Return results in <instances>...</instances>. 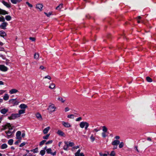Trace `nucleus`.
<instances>
[{
    "instance_id": "0e129e2a",
    "label": "nucleus",
    "mask_w": 156,
    "mask_h": 156,
    "mask_svg": "<svg viewBox=\"0 0 156 156\" xmlns=\"http://www.w3.org/2000/svg\"><path fill=\"white\" fill-rule=\"evenodd\" d=\"M4 84V83L2 81H0V85H2Z\"/></svg>"
},
{
    "instance_id": "72a5a7b5",
    "label": "nucleus",
    "mask_w": 156,
    "mask_h": 156,
    "mask_svg": "<svg viewBox=\"0 0 156 156\" xmlns=\"http://www.w3.org/2000/svg\"><path fill=\"white\" fill-rule=\"evenodd\" d=\"M11 17L9 15L6 16L5 17V19L7 21H9L11 19Z\"/></svg>"
},
{
    "instance_id": "774afa93",
    "label": "nucleus",
    "mask_w": 156,
    "mask_h": 156,
    "mask_svg": "<svg viewBox=\"0 0 156 156\" xmlns=\"http://www.w3.org/2000/svg\"><path fill=\"white\" fill-rule=\"evenodd\" d=\"M100 156H103V154L101 153H99Z\"/></svg>"
},
{
    "instance_id": "7c9ffc66",
    "label": "nucleus",
    "mask_w": 156,
    "mask_h": 156,
    "mask_svg": "<svg viewBox=\"0 0 156 156\" xmlns=\"http://www.w3.org/2000/svg\"><path fill=\"white\" fill-rule=\"evenodd\" d=\"M9 98V95L7 94H5L3 97V99L5 101H7L8 100Z\"/></svg>"
},
{
    "instance_id": "dca6fc26",
    "label": "nucleus",
    "mask_w": 156,
    "mask_h": 156,
    "mask_svg": "<svg viewBox=\"0 0 156 156\" xmlns=\"http://www.w3.org/2000/svg\"><path fill=\"white\" fill-rule=\"evenodd\" d=\"M19 107L22 109L25 110V109L27 108V106L26 104H22L19 105Z\"/></svg>"
},
{
    "instance_id": "a19ab883",
    "label": "nucleus",
    "mask_w": 156,
    "mask_h": 156,
    "mask_svg": "<svg viewBox=\"0 0 156 156\" xmlns=\"http://www.w3.org/2000/svg\"><path fill=\"white\" fill-rule=\"evenodd\" d=\"M39 69L41 70L44 71L46 68L43 66H41L39 67Z\"/></svg>"
},
{
    "instance_id": "aec40b11",
    "label": "nucleus",
    "mask_w": 156,
    "mask_h": 156,
    "mask_svg": "<svg viewBox=\"0 0 156 156\" xmlns=\"http://www.w3.org/2000/svg\"><path fill=\"white\" fill-rule=\"evenodd\" d=\"M50 129V127L48 126L45 128L43 130V133L44 134H47Z\"/></svg>"
},
{
    "instance_id": "9d476101",
    "label": "nucleus",
    "mask_w": 156,
    "mask_h": 156,
    "mask_svg": "<svg viewBox=\"0 0 156 156\" xmlns=\"http://www.w3.org/2000/svg\"><path fill=\"white\" fill-rule=\"evenodd\" d=\"M21 133L20 131H17L16 134V136L17 139L19 140H21Z\"/></svg>"
},
{
    "instance_id": "37998d69",
    "label": "nucleus",
    "mask_w": 156,
    "mask_h": 156,
    "mask_svg": "<svg viewBox=\"0 0 156 156\" xmlns=\"http://www.w3.org/2000/svg\"><path fill=\"white\" fill-rule=\"evenodd\" d=\"M67 117L70 119H73L74 118V115L73 114H70L68 115Z\"/></svg>"
},
{
    "instance_id": "ea45409f",
    "label": "nucleus",
    "mask_w": 156,
    "mask_h": 156,
    "mask_svg": "<svg viewBox=\"0 0 156 156\" xmlns=\"http://www.w3.org/2000/svg\"><path fill=\"white\" fill-rule=\"evenodd\" d=\"M79 147H80L79 146H74L72 148V151H73L74 150L77 149L78 148H79Z\"/></svg>"
},
{
    "instance_id": "f8f14e48",
    "label": "nucleus",
    "mask_w": 156,
    "mask_h": 156,
    "mask_svg": "<svg viewBox=\"0 0 156 156\" xmlns=\"http://www.w3.org/2000/svg\"><path fill=\"white\" fill-rule=\"evenodd\" d=\"M19 92L18 90L16 89L13 88L11 89L9 91V93L10 94H15Z\"/></svg>"
},
{
    "instance_id": "c9c22d12",
    "label": "nucleus",
    "mask_w": 156,
    "mask_h": 156,
    "mask_svg": "<svg viewBox=\"0 0 156 156\" xmlns=\"http://www.w3.org/2000/svg\"><path fill=\"white\" fill-rule=\"evenodd\" d=\"M44 13L47 16V17H49L51 15H52V12H49L48 13L44 12Z\"/></svg>"
},
{
    "instance_id": "5fc2aeb1",
    "label": "nucleus",
    "mask_w": 156,
    "mask_h": 156,
    "mask_svg": "<svg viewBox=\"0 0 156 156\" xmlns=\"http://www.w3.org/2000/svg\"><path fill=\"white\" fill-rule=\"evenodd\" d=\"M82 120V118L81 117H79L78 118L76 119V121H81Z\"/></svg>"
},
{
    "instance_id": "338daca9",
    "label": "nucleus",
    "mask_w": 156,
    "mask_h": 156,
    "mask_svg": "<svg viewBox=\"0 0 156 156\" xmlns=\"http://www.w3.org/2000/svg\"><path fill=\"white\" fill-rule=\"evenodd\" d=\"M147 140H149V141H151V138H150V137H148L147 138Z\"/></svg>"
},
{
    "instance_id": "680f3d73",
    "label": "nucleus",
    "mask_w": 156,
    "mask_h": 156,
    "mask_svg": "<svg viewBox=\"0 0 156 156\" xmlns=\"http://www.w3.org/2000/svg\"><path fill=\"white\" fill-rule=\"evenodd\" d=\"M21 136H22V137L23 138H24L25 136V133H24V132L22 134Z\"/></svg>"
},
{
    "instance_id": "6ab92c4d",
    "label": "nucleus",
    "mask_w": 156,
    "mask_h": 156,
    "mask_svg": "<svg viewBox=\"0 0 156 156\" xmlns=\"http://www.w3.org/2000/svg\"><path fill=\"white\" fill-rule=\"evenodd\" d=\"M8 109L7 108H4L2 109L0 111L1 113L3 114H5L8 111Z\"/></svg>"
},
{
    "instance_id": "7ed1b4c3",
    "label": "nucleus",
    "mask_w": 156,
    "mask_h": 156,
    "mask_svg": "<svg viewBox=\"0 0 156 156\" xmlns=\"http://www.w3.org/2000/svg\"><path fill=\"white\" fill-rule=\"evenodd\" d=\"M80 126L81 128H83L85 127V129H87L89 126V123L87 122H81L80 124Z\"/></svg>"
},
{
    "instance_id": "c03bdc74",
    "label": "nucleus",
    "mask_w": 156,
    "mask_h": 156,
    "mask_svg": "<svg viewBox=\"0 0 156 156\" xmlns=\"http://www.w3.org/2000/svg\"><path fill=\"white\" fill-rule=\"evenodd\" d=\"M50 136V134H48L45 136H43V139H48Z\"/></svg>"
},
{
    "instance_id": "69168bd1",
    "label": "nucleus",
    "mask_w": 156,
    "mask_h": 156,
    "mask_svg": "<svg viewBox=\"0 0 156 156\" xmlns=\"http://www.w3.org/2000/svg\"><path fill=\"white\" fill-rule=\"evenodd\" d=\"M94 130L96 132H97L99 131V130L98 129H94Z\"/></svg>"
},
{
    "instance_id": "3c124183",
    "label": "nucleus",
    "mask_w": 156,
    "mask_h": 156,
    "mask_svg": "<svg viewBox=\"0 0 156 156\" xmlns=\"http://www.w3.org/2000/svg\"><path fill=\"white\" fill-rule=\"evenodd\" d=\"M26 4H27L28 6L30 7V8H32L33 7V5L32 4H30L28 2H26Z\"/></svg>"
},
{
    "instance_id": "2f4dec72",
    "label": "nucleus",
    "mask_w": 156,
    "mask_h": 156,
    "mask_svg": "<svg viewBox=\"0 0 156 156\" xmlns=\"http://www.w3.org/2000/svg\"><path fill=\"white\" fill-rule=\"evenodd\" d=\"M14 140L12 139H10L8 141V144L10 145L13 144Z\"/></svg>"
},
{
    "instance_id": "4d7b16f0",
    "label": "nucleus",
    "mask_w": 156,
    "mask_h": 156,
    "mask_svg": "<svg viewBox=\"0 0 156 156\" xmlns=\"http://www.w3.org/2000/svg\"><path fill=\"white\" fill-rule=\"evenodd\" d=\"M69 108L68 107H66L65 108V112H67L68 111H69Z\"/></svg>"
},
{
    "instance_id": "412c9836",
    "label": "nucleus",
    "mask_w": 156,
    "mask_h": 156,
    "mask_svg": "<svg viewBox=\"0 0 156 156\" xmlns=\"http://www.w3.org/2000/svg\"><path fill=\"white\" fill-rule=\"evenodd\" d=\"M2 3H3V4L5 5V6H6V7L8 8H10V5L7 2H5V1L4 0H2Z\"/></svg>"
},
{
    "instance_id": "20e7f679",
    "label": "nucleus",
    "mask_w": 156,
    "mask_h": 156,
    "mask_svg": "<svg viewBox=\"0 0 156 156\" xmlns=\"http://www.w3.org/2000/svg\"><path fill=\"white\" fill-rule=\"evenodd\" d=\"M19 115L17 114H13L10 116L8 117V119L10 120H13L20 117Z\"/></svg>"
},
{
    "instance_id": "58836bf2",
    "label": "nucleus",
    "mask_w": 156,
    "mask_h": 156,
    "mask_svg": "<svg viewBox=\"0 0 156 156\" xmlns=\"http://www.w3.org/2000/svg\"><path fill=\"white\" fill-rule=\"evenodd\" d=\"M44 79H48L49 80H51V77L49 75H47L45 76L44 78Z\"/></svg>"
},
{
    "instance_id": "6e6552de",
    "label": "nucleus",
    "mask_w": 156,
    "mask_h": 156,
    "mask_svg": "<svg viewBox=\"0 0 156 156\" xmlns=\"http://www.w3.org/2000/svg\"><path fill=\"white\" fill-rule=\"evenodd\" d=\"M8 70L7 67L4 65H0V70L3 72H6Z\"/></svg>"
},
{
    "instance_id": "9b49d317",
    "label": "nucleus",
    "mask_w": 156,
    "mask_h": 156,
    "mask_svg": "<svg viewBox=\"0 0 156 156\" xmlns=\"http://www.w3.org/2000/svg\"><path fill=\"white\" fill-rule=\"evenodd\" d=\"M46 152L48 154H51V155L54 156L56 154V152L55 151L54 153H52L51 152V148H48L46 149Z\"/></svg>"
},
{
    "instance_id": "a18cd8bd",
    "label": "nucleus",
    "mask_w": 156,
    "mask_h": 156,
    "mask_svg": "<svg viewBox=\"0 0 156 156\" xmlns=\"http://www.w3.org/2000/svg\"><path fill=\"white\" fill-rule=\"evenodd\" d=\"M68 144L69 146L72 147L74 146L75 144L73 142H69Z\"/></svg>"
},
{
    "instance_id": "f03ea898",
    "label": "nucleus",
    "mask_w": 156,
    "mask_h": 156,
    "mask_svg": "<svg viewBox=\"0 0 156 156\" xmlns=\"http://www.w3.org/2000/svg\"><path fill=\"white\" fill-rule=\"evenodd\" d=\"M56 107L53 104H51L48 108V110L50 112H53L56 111Z\"/></svg>"
},
{
    "instance_id": "1a4fd4ad",
    "label": "nucleus",
    "mask_w": 156,
    "mask_h": 156,
    "mask_svg": "<svg viewBox=\"0 0 156 156\" xmlns=\"http://www.w3.org/2000/svg\"><path fill=\"white\" fill-rule=\"evenodd\" d=\"M43 7V5L42 4H37L36 5V8L40 11L42 10Z\"/></svg>"
},
{
    "instance_id": "473e14b6",
    "label": "nucleus",
    "mask_w": 156,
    "mask_h": 156,
    "mask_svg": "<svg viewBox=\"0 0 156 156\" xmlns=\"http://www.w3.org/2000/svg\"><path fill=\"white\" fill-rule=\"evenodd\" d=\"M0 14H2L3 15H5L6 14H8V13L6 11H4V10H1L0 9Z\"/></svg>"
},
{
    "instance_id": "49530a36",
    "label": "nucleus",
    "mask_w": 156,
    "mask_h": 156,
    "mask_svg": "<svg viewBox=\"0 0 156 156\" xmlns=\"http://www.w3.org/2000/svg\"><path fill=\"white\" fill-rule=\"evenodd\" d=\"M5 21L4 18L3 16L0 17V22H4Z\"/></svg>"
},
{
    "instance_id": "b1692460",
    "label": "nucleus",
    "mask_w": 156,
    "mask_h": 156,
    "mask_svg": "<svg viewBox=\"0 0 156 156\" xmlns=\"http://www.w3.org/2000/svg\"><path fill=\"white\" fill-rule=\"evenodd\" d=\"M63 4L62 3L60 4L56 8V9L60 11L61 9L63 8Z\"/></svg>"
},
{
    "instance_id": "39448f33",
    "label": "nucleus",
    "mask_w": 156,
    "mask_h": 156,
    "mask_svg": "<svg viewBox=\"0 0 156 156\" xmlns=\"http://www.w3.org/2000/svg\"><path fill=\"white\" fill-rule=\"evenodd\" d=\"M9 102L13 105V106L17 105L19 103V101L16 100V99H11L9 101Z\"/></svg>"
},
{
    "instance_id": "c756f323",
    "label": "nucleus",
    "mask_w": 156,
    "mask_h": 156,
    "mask_svg": "<svg viewBox=\"0 0 156 156\" xmlns=\"http://www.w3.org/2000/svg\"><path fill=\"white\" fill-rule=\"evenodd\" d=\"M34 58L36 60H38L39 58V54L38 53H35L34 55Z\"/></svg>"
},
{
    "instance_id": "de8ad7c7",
    "label": "nucleus",
    "mask_w": 156,
    "mask_h": 156,
    "mask_svg": "<svg viewBox=\"0 0 156 156\" xmlns=\"http://www.w3.org/2000/svg\"><path fill=\"white\" fill-rule=\"evenodd\" d=\"M115 153L114 151H112L110 154V156H115Z\"/></svg>"
},
{
    "instance_id": "a878e982",
    "label": "nucleus",
    "mask_w": 156,
    "mask_h": 156,
    "mask_svg": "<svg viewBox=\"0 0 156 156\" xmlns=\"http://www.w3.org/2000/svg\"><path fill=\"white\" fill-rule=\"evenodd\" d=\"M57 133L59 136H64V133L61 130H58L57 132Z\"/></svg>"
},
{
    "instance_id": "5701e85b",
    "label": "nucleus",
    "mask_w": 156,
    "mask_h": 156,
    "mask_svg": "<svg viewBox=\"0 0 156 156\" xmlns=\"http://www.w3.org/2000/svg\"><path fill=\"white\" fill-rule=\"evenodd\" d=\"M55 84L53 83H51L49 86V88L51 89H53L55 88Z\"/></svg>"
},
{
    "instance_id": "2eb2a0df",
    "label": "nucleus",
    "mask_w": 156,
    "mask_h": 156,
    "mask_svg": "<svg viewBox=\"0 0 156 156\" xmlns=\"http://www.w3.org/2000/svg\"><path fill=\"white\" fill-rule=\"evenodd\" d=\"M62 123L63 126L69 128L71 126L70 123L68 122H65L63 121L62 122Z\"/></svg>"
},
{
    "instance_id": "0eeeda50",
    "label": "nucleus",
    "mask_w": 156,
    "mask_h": 156,
    "mask_svg": "<svg viewBox=\"0 0 156 156\" xmlns=\"http://www.w3.org/2000/svg\"><path fill=\"white\" fill-rule=\"evenodd\" d=\"M5 133L7 135V138H9L12 137V132L11 130H9L7 131H5Z\"/></svg>"
},
{
    "instance_id": "6e6d98bb",
    "label": "nucleus",
    "mask_w": 156,
    "mask_h": 156,
    "mask_svg": "<svg viewBox=\"0 0 156 156\" xmlns=\"http://www.w3.org/2000/svg\"><path fill=\"white\" fill-rule=\"evenodd\" d=\"M29 39L33 41H34L35 40V38L33 37H30Z\"/></svg>"
},
{
    "instance_id": "f3484780",
    "label": "nucleus",
    "mask_w": 156,
    "mask_h": 156,
    "mask_svg": "<svg viewBox=\"0 0 156 156\" xmlns=\"http://www.w3.org/2000/svg\"><path fill=\"white\" fill-rule=\"evenodd\" d=\"M7 35L6 33L3 30L0 31V36L3 38H4Z\"/></svg>"
},
{
    "instance_id": "09e8293b",
    "label": "nucleus",
    "mask_w": 156,
    "mask_h": 156,
    "mask_svg": "<svg viewBox=\"0 0 156 156\" xmlns=\"http://www.w3.org/2000/svg\"><path fill=\"white\" fill-rule=\"evenodd\" d=\"M90 139L93 142L95 140V138L93 136V135H92L90 137Z\"/></svg>"
},
{
    "instance_id": "4468645a",
    "label": "nucleus",
    "mask_w": 156,
    "mask_h": 156,
    "mask_svg": "<svg viewBox=\"0 0 156 156\" xmlns=\"http://www.w3.org/2000/svg\"><path fill=\"white\" fill-rule=\"evenodd\" d=\"M118 145L119 147L121 149L123 147L124 144V142H120L119 140H118Z\"/></svg>"
},
{
    "instance_id": "f257e3e1",
    "label": "nucleus",
    "mask_w": 156,
    "mask_h": 156,
    "mask_svg": "<svg viewBox=\"0 0 156 156\" xmlns=\"http://www.w3.org/2000/svg\"><path fill=\"white\" fill-rule=\"evenodd\" d=\"M103 132L101 133L102 136L103 137L105 138L108 136V129L105 126L102 127Z\"/></svg>"
},
{
    "instance_id": "603ef678",
    "label": "nucleus",
    "mask_w": 156,
    "mask_h": 156,
    "mask_svg": "<svg viewBox=\"0 0 156 156\" xmlns=\"http://www.w3.org/2000/svg\"><path fill=\"white\" fill-rule=\"evenodd\" d=\"M26 144V143L25 142H23L20 145V147H22L23 146H25Z\"/></svg>"
},
{
    "instance_id": "ddd939ff",
    "label": "nucleus",
    "mask_w": 156,
    "mask_h": 156,
    "mask_svg": "<svg viewBox=\"0 0 156 156\" xmlns=\"http://www.w3.org/2000/svg\"><path fill=\"white\" fill-rule=\"evenodd\" d=\"M36 116L37 119L39 121H42L43 119L41 115L39 113H37L36 114Z\"/></svg>"
},
{
    "instance_id": "c85d7f7f",
    "label": "nucleus",
    "mask_w": 156,
    "mask_h": 156,
    "mask_svg": "<svg viewBox=\"0 0 156 156\" xmlns=\"http://www.w3.org/2000/svg\"><path fill=\"white\" fill-rule=\"evenodd\" d=\"M8 147L7 145L5 143L3 144L1 146V148L4 149Z\"/></svg>"
},
{
    "instance_id": "cd10ccee",
    "label": "nucleus",
    "mask_w": 156,
    "mask_h": 156,
    "mask_svg": "<svg viewBox=\"0 0 156 156\" xmlns=\"http://www.w3.org/2000/svg\"><path fill=\"white\" fill-rule=\"evenodd\" d=\"M11 2L13 4H16L20 2L22 0H10Z\"/></svg>"
},
{
    "instance_id": "79ce46f5",
    "label": "nucleus",
    "mask_w": 156,
    "mask_h": 156,
    "mask_svg": "<svg viewBox=\"0 0 156 156\" xmlns=\"http://www.w3.org/2000/svg\"><path fill=\"white\" fill-rule=\"evenodd\" d=\"M45 151L44 150H42L40 151V154L41 155H43L45 154Z\"/></svg>"
},
{
    "instance_id": "e433bc0d",
    "label": "nucleus",
    "mask_w": 156,
    "mask_h": 156,
    "mask_svg": "<svg viewBox=\"0 0 156 156\" xmlns=\"http://www.w3.org/2000/svg\"><path fill=\"white\" fill-rule=\"evenodd\" d=\"M80 150L79 149L77 151L75 154V156H79L80 154Z\"/></svg>"
},
{
    "instance_id": "f704fd0d",
    "label": "nucleus",
    "mask_w": 156,
    "mask_h": 156,
    "mask_svg": "<svg viewBox=\"0 0 156 156\" xmlns=\"http://www.w3.org/2000/svg\"><path fill=\"white\" fill-rule=\"evenodd\" d=\"M147 81L149 82H151L152 81V80L150 77L147 76L146 78Z\"/></svg>"
},
{
    "instance_id": "bb28decb",
    "label": "nucleus",
    "mask_w": 156,
    "mask_h": 156,
    "mask_svg": "<svg viewBox=\"0 0 156 156\" xmlns=\"http://www.w3.org/2000/svg\"><path fill=\"white\" fill-rule=\"evenodd\" d=\"M25 110L21 109L19 111L18 114L19 115V116L20 117L21 114L25 113Z\"/></svg>"
},
{
    "instance_id": "4be33fe9",
    "label": "nucleus",
    "mask_w": 156,
    "mask_h": 156,
    "mask_svg": "<svg viewBox=\"0 0 156 156\" xmlns=\"http://www.w3.org/2000/svg\"><path fill=\"white\" fill-rule=\"evenodd\" d=\"M64 143L65 145L63 147V149L66 151H67L69 147L68 142L66 141H65Z\"/></svg>"
},
{
    "instance_id": "e2e57ef3",
    "label": "nucleus",
    "mask_w": 156,
    "mask_h": 156,
    "mask_svg": "<svg viewBox=\"0 0 156 156\" xmlns=\"http://www.w3.org/2000/svg\"><path fill=\"white\" fill-rule=\"evenodd\" d=\"M79 156H84V155L83 153H80Z\"/></svg>"
},
{
    "instance_id": "bf43d9fd",
    "label": "nucleus",
    "mask_w": 156,
    "mask_h": 156,
    "mask_svg": "<svg viewBox=\"0 0 156 156\" xmlns=\"http://www.w3.org/2000/svg\"><path fill=\"white\" fill-rule=\"evenodd\" d=\"M134 148L136 149V150L138 152H139V150H138V147L137 146H135V147H134Z\"/></svg>"
},
{
    "instance_id": "13d9d810",
    "label": "nucleus",
    "mask_w": 156,
    "mask_h": 156,
    "mask_svg": "<svg viewBox=\"0 0 156 156\" xmlns=\"http://www.w3.org/2000/svg\"><path fill=\"white\" fill-rule=\"evenodd\" d=\"M5 90H0V94H2L5 92Z\"/></svg>"
},
{
    "instance_id": "052dcab7",
    "label": "nucleus",
    "mask_w": 156,
    "mask_h": 156,
    "mask_svg": "<svg viewBox=\"0 0 156 156\" xmlns=\"http://www.w3.org/2000/svg\"><path fill=\"white\" fill-rule=\"evenodd\" d=\"M21 142L20 140H18L15 142V144H18L20 142Z\"/></svg>"
},
{
    "instance_id": "423d86ee",
    "label": "nucleus",
    "mask_w": 156,
    "mask_h": 156,
    "mask_svg": "<svg viewBox=\"0 0 156 156\" xmlns=\"http://www.w3.org/2000/svg\"><path fill=\"white\" fill-rule=\"evenodd\" d=\"M3 129L4 130L8 128L9 130H10L12 129L13 128V127L10 123H7L6 125L3 126Z\"/></svg>"
},
{
    "instance_id": "864d4df0",
    "label": "nucleus",
    "mask_w": 156,
    "mask_h": 156,
    "mask_svg": "<svg viewBox=\"0 0 156 156\" xmlns=\"http://www.w3.org/2000/svg\"><path fill=\"white\" fill-rule=\"evenodd\" d=\"M52 140H49L48 141H47L46 143V144H51V143H52Z\"/></svg>"
},
{
    "instance_id": "a211bd4d",
    "label": "nucleus",
    "mask_w": 156,
    "mask_h": 156,
    "mask_svg": "<svg viewBox=\"0 0 156 156\" xmlns=\"http://www.w3.org/2000/svg\"><path fill=\"white\" fill-rule=\"evenodd\" d=\"M8 25V23L6 22H4L1 24L2 29L5 30L6 29V27Z\"/></svg>"
},
{
    "instance_id": "4c0bfd02",
    "label": "nucleus",
    "mask_w": 156,
    "mask_h": 156,
    "mask_svg": "<svg viewBox=\"0 0 156 156\" xmlns=\"http://www.w3.org/2000/svg\"><path fill=\"white\" fill-rule=\"evenodd\" d=\"M58 101H61V102L63 103H64L65 101V100H63V98L61 97H58Z\"/></svg>"
},
{
    "instance_id": "393cba45",
    "label": "nucleus",
    "mask_w": 156,
    "mask_h": 156,
    "mask_svg": "<svg viewBox=\"0 0 156 156\" xmlns=\"http://www.w3.org/2000/svg\"><path fill=\"white\" fill-rule=\"evenodd\" d=\"M112 145L114 146L113 147L114 149H115L117 148V140H115L113 142H112Z\"/></svg>"
},
{
    "instance_id": "8fccbe9b",
    "label": "nucleus",
    "mask_w": 156,
    "mask_h": 156,
    "mask_svg": "<svg viewBox=\"0 0 156 156\" xmlns=\"http://www.w3.org/2000/svg\"><path fill=\"white\" fill-rule=\"evenodd\" d=\"M46 141V140H43L41 141L40 143V145L41 146L43 145Z\"/></svg>"
}]
</instances>
